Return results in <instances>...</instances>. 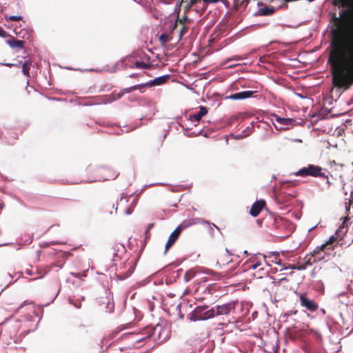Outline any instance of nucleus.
Wrapping results in <instances>:
<instances>
[{
  "label": "nucleus",
  "mask_w": 353,
  "mask_h": 353,
  "mask_svg": "<svg viewBox=\"0 0 353 353\" xmlns=\"http://www.w3.org/2000/svg\"><path fill=\"white\" fill-rule=\"evenodd\" d=\"M249 2V0H242L240 3V6L246 7L248 5Z\"/></svg>",
  "instance_id": "obj_40"
},
{
  "label": "nucleus",
  "mask_w": 353,
  "mask_h": 353,
  "mask_svg": "<svg viewBox=\"0 0 353 353\" xmlns=\"http://www.w3.org/2000/svg\"><path fill=\"white\" fill-rule=\"evenodd\" d=\"M139 84L138 85H134L131 86L132 90H137V89H139Z\"/></svg>",
  "instance_id": "obj_52"
},
{
  "label": "nucleus",
  "mask_w": 353,
  "mask_h": 353,
  "mask_svg": "<svg viewBox=\"0 0 353 353\" xmlns=\"http://www.w3.org/2000/svg\"><path fill=\"white\" fill-rule=\"evenodd\" d=\"M134 266L132 265L130 267V268L122 275L118 276L119 279L120 280H124L129 277L134 272Z\"/></svg>",
  "instance_id": "obj_20"
},
{
  "label": "nucleus",
  "mask_w": 353,
  "mask_h": 353,
  "mask_svg": "<svg viewBox=\"0 0 353 353\" xmlns=\"http://www.w3.org/2000/svg\"><path fill=\"white\" fill-rule=\"evenodd\" d=\"M323 168L319 165L309 164L307 166L303 167L294 173L297 176H312L327 178V176L322 172Z\"/></svg>",
  "instance_id": "obj_4"
},
{
  "label": "nucleus",
  "mask_w": 353,
  "mask_h": 353,
  "mask_svg": "<svg viewBox=\"0 0 353 353\" xmlns=\"http://www.w3.org/2000/svg\"><path fill=\"white\" fill-rule=\"evenodd\" d=\"M275 11V9L272 6H265L263 8H259L257 12H256L254 15V16H270L272 15Z\"/></svg>",
  "instance_id": "obj_18"
},
{
  "label": "nucleus",
  "mask_w": 353,
  "mask_h": 353,
  "mask_svg": "<svg viewBox=\"0 0 353 353\" xmlns=\"http://www.w3.org/2000/svg\"><path fill=\"white\" fill-rule=\"evenodd\" d=\"M344 228L343 224L336 230L335 233L330 236L329 239L320 246H317L311 253L312 256L314 257V261H327V255L330 254V252L333 250L332 244L341 237L340 232Z\"/></svg>",
  "instance_id": "obj_2"
},
{
  "label": "nucleus",
  "mask_w": 353,
  "mask_h": 353,
  "mask_svg": "<svg viewBox=\"0 0 353 353\" xmlns=\"http://www.w3.org/2000/svg\"><path fill=\"white\" fill-rule=\"evenodd\" d=\"M106 307H107L106 312H108V313L111 312L114 308V303H110V301H108Z\"/></svg>",
  "instance_id": "obj_33"
},
{
  "label": "nucleus",
  "mask_w": 353,
  "mask_h": 353,
  "mask_svg": "<svg viewBox=\"0 0 353 353\" xmlns=\"http://www.w3.org/2000/svg\"><path fill=\"white\" fill-rule=\"evenodd\" d=\"M315 334H316L317 338L321 337V334L319 332H316Z\"/></svg>",
  "instance_id": "obj_63"
},
{
  "label": "nucleus",
  "mask_w": 353,
  "mask_h": 353,
  "mask_svg": "<svg viewBox=\"0 0 353 353\" xmlns=\"http://www.w3.org/2000/svg\"><path fill=\"white\" fill-rule=\"evenodd\" d=\"M341 21L344 18L345 34L335 46L328 63L332 67V83L335 87L348 90L353 83V3L341 9L339 17Z\"/></svg>",
  "instance_id": "obj_1"
},
{
  "label": "nucleus",
  "mask_w": 353,
  "mask_h": 353,
  "mask_svg": "<svg viewBox=\"0 0 353 353\" xmlns=\"http://www.w3.org/2000/svg\"><path fill=\"white\" fill-rule=\"evenodd\" d=\"M69 303H71V304H73L77 308H79L80 307V305H76V304L73 303L72 302L71 299L69 300Z\"/></svg>",
  "instance_id": "obj_56"
},
{
  "label": "nucleus",
  "mask_w": 353,
  "mask_h": 353,
  "mask_svg": "<svg viewBox=\"0 0 353 353\" xmlns=\"http://www.w3.org/2000/svg\"><path fill=\"white\" fill-rule=\"evenodd\" d=\"M237 303V301H232L223 305H216L215 307H213L212 309L214 311V316L229 314L232 310H235Z\"/></svg>",
  "instance_id": "obj_5"
},
{
  "label": "nucleus",
  "mask_w": 353,
  "mask_h": 353,
  "mask_svg": "<svg viewBox=\"0 0 353 353\" xmlns=\"http://www.w3.org/2000/svg\"><path fill=\"white\" fill-rule=\"evenodd\" d=\"M170 74H164L160 77H157L153 79L149 80L148 81V85L149 87L162 85L165 83L170 79Z\"/></svg>",
  "instance_id": "obj_15"
},
{
  "label": "nucleus",
  "mask_w": 353,
  "mask_h": 353,
  "mask_svg": "<svg viewBox=\"0 0 353 353\" xmlns=\"http://www.w3.org/2000/svg\"><path fill=\"white\" fill-rule=\"evenodd\" d=\"M274 225L276 228L284 230L287 229L291 225V223L282 217H276L274 219Z\"/></svg>",
  "instance_id": "obj_17"
},
{
  "label": "nucleus",
  "mask_w": 353,
  "mask_h": 353,
  "mask_svg": "<svg viewBox=\"0 0 353 353\" xmlns=\"http://www.w3.org/2000/svg\"><path fill=\"white\" fill-rule=\"evenodd\" d=\"M231 136L235 140H241V139H243L248 137V133H245V131H242L240 133L236 134H232Z\"/></svg>",
  "instance_id": "obj_24"
},
{
  "label": "nucleus",
  "mask_w": 353,
  "mask_h": 353,
  "mask_svg": "<svg viewBox=\"0 0 353 353\" xmlns=\"http://www.w3.org/2000/svg\"><path fill=\"white\" fill-rule=\"evenodd\" d=\"M32 63V61L30 59H28V60H26L24 61V63H23L22 64H26V67H28V65H31Z\"/></svg>",
  "instance_id": "obj_44"
},
{
  "label": "nucleus",
  "mask_w": 353,
  "mask_h": 353,
  "mask_svg": "<svg viewBox=\"0 0 353 353\" xmlns=\"http://www.w3.org/2000/svg\"><path fill=\"white\" fill-rule=\"evenodd\" d=\"M261 265V262L256 261L252 265H250L248 268H247V270H256L258 267H259Z\"/></svg>",
  "instance_id": "obj_32"
},
{
  "label": "nucleus",
  "mask_w": 353,
  "mask_h": 353,
  "mask_svg": "<svg viewBox=\"0 0 353 353\" xmlns=\"http://www.w3.org/2000/svg\"><path fill=\"white\" fill-rule=\"evenodd\" d=\"M245 133H248V136L252 133V126H248L245 129Z\"/></svg>",
  "instance_id": "obj_41"
},
{
  "label": "nucleus",
  "mask_w": 353,
  "mask_h": 353,
  "mask_svg": "<svg viewBox=\"0 0 353 353\" xmlns=\"http://www.w3.org/2000/svg\"><path fill=\"white\" fill-rule=\"evenodd\" d=\"M297 313V310H290V311H288L283 314H282L281 315V317H283V318H288L290 316L292 315V314H296Z\"/></svg>",
  "instance_id": "obj_28"
},
{
  "label": "nucleus",
  "mask_w": 353,
  "mask_h": 353,
  "mask_svg": "<svg viewBox=\"0 0 353 353\" xmlns=\"http://www.w3.org/2000/svg\"><path fill=\"white\" fill-rule=\"evenodd\" d=\"M321 312L323 314H325V309H323V308H321Z\"/></svg>",
  "instance_id": "obj_64"
},
{
  "label": "nucleus",
  "mask_w": 353,
  "mask_h": 353,
  "mask_svg": "<svg viewBox=\"0 0 353 353\" xmlns=\"http://www.w3.org/2000/svg\"><path fill=\"white\" fill-rule=\"evenodd\" d=\"M188 9H186V10H185V12H184L183 16L182 17V18H181V19H179V22H180L181 23H190V22H192V20L191 19L188 18V17H187V15H186V12H187V11H188Z\"/></svg>",
  "instance_id": "obj_26"
},
{
  "label": "nucleus",
  "mask_w": 353,
  "mask_h": 353,
  "mask_svg": "<svg viewBox=\"0 0 353 353\" xmlns=\"http://www.w3.org/2000/svg\"><path fill=\"white\" fill-rule=\"evenodd\" d=\"M211 224L213 227L216 228L218 230H220L219 228L217 225H216L214 223H211Z\"/></svg>",
  "instance_id": "obj_61"
},
{
  "label": "nucleus",
  "mask_w": 353,
  "mask_h": 353,
  "mask_svg": "<svg viewBox=\"0 0 353 353\" xmlns=\"http://www.w3.org/2000/svg\"><path fill=\"white\" fill-rule=\"evenodd\" d=\"M164 185V183H150V184H148V185H145L143 186V188L141 189V191H143V189H145V188H147V187H150V186H152V185Z\"/></svg>",
  "instance_id": "obj_37"
},
{
  "label": "nucleus",
  "mask_w": 353,
  "mask_h": 353,
  "mask_svg": "<svg viewBox=\"0 0 353 353\" xmlns=\"http://www.w3.org/2000/svg\"><path fill=\"white\" fill-rule=\"evenodd\" d=\"M170 38L167 33H162L159 37V40L161 42V45H164L168 41H170Z\"/></svg>",
  "instance_id": "obj_21"
},
{
  "label": "nucleus",
  "mask_w": 353,
  "mask_h": 353,
  "mask_svg": "<svg viewBox=\"0 0 353 353\" xmlns=\"http://www.w3.org/2000/svg\"><path fill=\"white\" fill-rule=\"evenodd\" d=\"M196 275V271L194 269L187 270L184 274L183 280L185 282H189Z\"/></svg>",
  "instance_id": "obj_19"
},
{
  "label": "nucleus",
  "mask_w": 353,
  "mask_h": 353,
  "mask_svg": "<svg viewBox=\"0 0 353 353\" xmlns=\"http://www.w3.org/2000/svg\"><path fill=\"white\" fill-rule=\"evenodd\" d=\"M177 21H178V19H176L174 23H173L170 25V33H172L174 32V30L176 28Z\"/></svg>",
  "instance_id": "obj_34"
},
{
  "label": "nucleus",
  "mask_w": 353,
  "mask_h": 353,
  "mask_svg": "<svg viewBox=\"0 0 353 353\" xmlns=\"http://www.w3.org/2000/svg\"><path fill=\"white\" fill-rule=\"evenodd\" d=\"M205 273H207L208 274H212V273H214V271L211 270H208V271L205 272Z\"/></svg>",
  "instance_id": "obj_59"
},
{
  "label": "nucleus",
  "mask_w": 353,
  "mask_h": 353,
  "mask_svg": "<svg viewBox=\"0 0 353 353\" xmlns=\"http://www.w3.org/2000/svg\"><path fill=\"white\" fill-rule=\"evenodd\" d=\"M98 172L100 174V179L102 180H113L119 175L115 170L106 166L99 168Z\"/></svg>",
  "instance_id": "obj_9"
},
{
  "label": "nucleus",
  "mask_w": 353,
  "mask_h": 353,
  "mask_svg": "<svg viewBox=\"0 0 353 353\" xmlns=\"http://www.w3.org/2000/svg\"><path fill=\"white\" fill-rule=\"evenodd\" d=\"M208 231H209V233L211 234V236H214V229L212 227H210L209 228Z\"/></svg>",
  "instance_id": "obj_53"
},
{
  "label": "nucleus",
  "mask_w": 353,
  "mask_h": 353,
  "mask_svg": "<svg viewBox=\"0 0 353 353\" xmlns=\"http://www.w3.org/2000/svg\"><path fill=\"white\" fill-rule=\"evenodd\" d=\"M220 1H221L225 6L229 5V2L228 0H220Z\"/></svg>",
  "instance_id": "obj_55"
},
{
  "label": "nucleus",
  "mask_w": 353,
  "mask_h": 353,
  "mask_svg": "<svg viewBox=\"0 0 353 353\" xmlns=\"http://www.w3.org/2000/svg\"><path fill=\"white\" fill-rule=\"evenodd\" d=\"M132 213V210L130 208L128 209H126L125 211V214H127V215H130Z\"/></svg>",
  "instance_id": "obj_49"
},
{
  "label": "nucleus",
  "mask_w": 353,
  "mask_h": 353,
  "mask_svg": "<svg viewBox=\"0 0 353 353\" xmlns=\"http://www.w3.org/2000/svg\"><path fill=\"white\" fill-rule=\"evenodd\" d=\"M7 32L5 30H3L1 27H0V37L5 38L7 37Z\"/></svg>",
  "instance_id": "obj_38"
},
{
  "label": "nucleus",
  "mask_w": 353,
  "mask_h": 353,
  "mask_svg": "<svg viewBox=\"0 0 353 353\" xmlns=\"http://www.w3.org/2000/svg\"><path fill=\"white\" fill-rule=\"evenodd\" d=\"M200 0H190V5L187 8V9H189L190 8V6L196 4L198 1H199Z\"/></svg>",
  "instance_id": "obj_43"
},
{
  "label": "nucleus",
  "mask_w": 353,
  "mask_h": 353,
  "mask_svg": "<svg viewBox=\"0 0 353 353\" xmlns=\"http://www.w3.org/2000/svg\"><path fill=\"white\" fill-rule=\"evenodd\" d=\"M134 65L137 68L150 69L151 68V65L150 64L143 63L142 61H137L134 63Z\"/></svg>",
  "instance_id": "obj_23"
},
{
  "label": "nucleus",
  "mask_w": 353,
  "mask_h": 353,
  "mask_svg": "<svg viewBox=\"0 0 353 353\" xmlns=\"http://www.w3.org/2000/svg\"><path fill=\"white\" fill-rule=\"evenodd\" d=\"M180 307H181V304H179L176 306V310H179V312H180ZM179 316L181 319L183 318V315L181 314L180 313H179Z\"/></svg>",
  "instance_id": "obj_51"
},
{
  "label": "nucleus",
  "mask_w": 353,
  "mask_h": 353,
  "mask_svg": "<svg viewBox=\"0 0 353 353\" xmlns=\"http://www.w3.org/2000/svg\"><path fill=\"white\" fill-rule=\"evenodd\" d=\"M299 300L301 305L310 312H314L319 307V305L313 299L308 298L305 293L301 294Z\"/></svg>",
  "instance_id": "obj_7"
},
{
  "label": "nucleus",
  "mask_w": 353,
  "mask_h": 353,
  "mask_svg": "<svg viewBox=\"0 0 353 353\" xmlns=\"http://www.w3.org/2000/svg\"><path fill=\"white\" fill-rule=\"evenodd\" d=\"M276 264L281 266V268L283 267V265H285V264H283L281 261L280 259H277L276 258H275V260L273 261Z\"/></svg>",
  "instance_id": "obj_42"
},
{
  "label": "nucleus",
  "mask_w": 353,
  "mask_h": 353,
  "mask_svg": "<svg viewBox=\"0 0 353 353\" xmlns=\"http://www.w3.org/2000/svg\"><path fill=\"white\" fill-rule=\"evenodd\" d=\"M22 72L24 75L30 77V69L28 67H26V64H22Z\"/></svg>",
  "instance_id": "obj_29"
},
{
  "label": "nucleus",
  "mask_w": 353,
  "mask_h": 353,
  "mask_svg": "<svg viewBox=\"0 0 353 353\" xmlns=\"http://www.w3.org/2000/svg\"><path fill=\"white\" fill-rule=\"evenodd\" d=\"M123 92H119L116 93V94H114V93H112V94H111V96H110V97H112V99H111V100H109V101H108V103H110V102H112V101H117V100H118V99H120L123 97ZM106 103H107V102H105V103H104V104H106Z\"/></svg>",
  "instance_id": "obj_22"
},
{
  "label": "nucleus",
  "mask_w": 353,
  "mask_h": 353,
  "mask_svg": "<svg viewBox=\"0 0 353 353\" xmlns=\"http://www.w3.org/2000/svg\"><path fill=\"white\" fill-rule=\"evenodd\" d=\"M265 205V202L263 199L256 201L250 208V214L253 217H256L260 214Z\"/></svg>",
  "instance_id": "obj_12"
},
{
  "label": "nucleus",
  "mask_w": 353,
  "mask_h": 353,
  "mask_svg": "<svg viewBox=\"0 0 353 353\" xmlns=\"http://www.w3.org/2000/svg\"><path fill=\"white\" fill-rule=\"evenodd\" d=\"M186 228V225L183 227V228ZM183 230V227L181 225H178L175 230L170 234L168 239L165 245V251L164 253L166 254L168 250L172 247L174 243L179 239V235Z\"/></svg>",
  "instance_id": "obj_8"
},
{
  "label": "nucleus",
  "mask_w": 353,
  "mask_h": 353,
  "mask_svg": "<svg viewBox=\"0 0 353 353\" xmlns=\"http://www.w3.org/2000/svg\"><path fill=\"white\" fill-rule=\"evenodd\" d=\"M272 117L274 118V121L277 123V124L275 123L274 122L273 119H272L274 128L277 130H288L289 129L288 128H285L283 126L294 125L296 124L295 120L292 118L281 117L275 114H272Z\"/></svg>",
  "instance_id": "obj_6"
},
{
  "label": "nucleus",
  "mask_w": 353,
  "mask_h": 353,
  "mask_svg": "<svg viewBox=\"0 0 353 353\" xmlns=\"http://www.w3.org/2000/svg\"><path fill=\"white\" fill-rule=\"evenodd\" d=\"M123 199H125V201L126 203L128 201V199L127 197H124L123 196V194H122V195L119 198V201L121 202Z\"/></svg>",
  "instance_id": "obj_50"
},
{
  "label": "nucleus",
  "mask_w": 353,
  "mask_h": 353,
  "mask_svg": "<svg viewBox=\"0 0 353 353\" xmlns=\"http://www.w3.org/2000/svg\"><path fill=\"white\" fill-rule=\"evenodd\" d=\"M296 96H297L298 97L301 98V99H305L306 97L303 96L302 94L301 93H297V92H295L294 93Z\"/></svg>",
  "instance_id": "obj_48"
},
{
  "label": "nucleus",
  "mask_w": 353,
  "mask_h": 353,
  "mask_svg": "<svg viewBox=\"0 0 353 353\" xmlns=\"http://www.w3.org/2000/svg\"><path fill=\"white\" fill-rule=\"evenodd\" d=\"M199 110L194 114H190L188 119L191 121L199 122L201 119L208 114V109L205 106L201 105L199 107Z\"/></svg>",
  "instance_id": "obj_14"
},
{
  "label": "nucleus",
  "mask_w": 353,
  "mask_h": 353,
  "mask_svg": "<svg viewBox=\"0 0 353 353\" xmlns=\"http://www.w3.org/2000/svg\"><path fill=\"white\" fill-rule=\"evenodd\" d=\"M139 89H140V90H141V88H145V87H146V86L149 87V86H148V82H147V83H141V84H139Z\"/></svg>",
  "instance_id": "obj_47"
},
{
  "label": "nucleus",
  "mask_w": 353,
  "mask_h": 353,
  "mask_svg": "<svg viewBox=\"0 0 353 353\" xmlns=\"http://www.w3.org/2000/svg\"><path fill=\"white\" fill-rule=\"evenodd\" d=\"M296 269L298 270H304L305 268L303 266L296 267L294 265H288V266L283 265V267L281 268V271L284 270H296Z\"/></svg>",
  "instance_id": "obj_25"
},
{
  "label": "nucleus",
  "mask_w": 353,
  "mask_h": 353,
  "mask_svg": "<svg viewBox=\"0 0 353 353\" xmlns=\"http://www.w3.org/2000/svg\"><path fill=\"white\" fill-rule=\"evenodd\" d=\"M132 89H131V86L129 87V88H125L123 89L121 92H123V93L124 92H126V93H130V92H132Z\"/></svg>",
  "instance_id": "obj_45"
},
{
  "label": "nucleus",
  "mask_w": 353,
  "mask_h": 353,
  "mask_svg": "<svg viewBox=\"0 0 353 353\" xmlns=\"http://www.w3.org/2000/svg\"><path fill=\"white\" fill-rule=\"evenodd\" d=\"M198 223L210 225V223L208 221H205V220L200 219V218L195 219L194 222H193L194 224Z\"/></svg>",
  "instance_id": "obj_30"
},
{
  "label": "nucleus",
  "mask_w": 353,
  "mask_h": 353,
  "mask_svg": "<svg viewBox=\"0 0 353 353\" xmlns=\"http://www.w3.org/2000/svg\"><path fill=\"white\" fill-rule=\"evenodd\" d=\"M214 317V311L212 307L210 308L208 305H199L196 307L188 315V318L192 321H206Z\"/></svg>",
  "instance_id": "obj_3"
},
{
  "label": "nucleus",
  "mask_w": 353,
  "mask_h": 353,
  "mask_svg": "<svg viewBox=\"0 0 353 353\" xmlns=\"http://www.w3.org/2000/svg\"><path fill=\"white\" fill-rule=\"evenodd\" d=\"M150 282V278H148L146 279H144L140 282L138 283L139 285H145L147 283H148Z\"/></svg>",
  "instance_id": "obj_39"
},
{
  "label": "nucleus",
  "mask_w": 353,
  "mask_h": 353,
  "mask_svg": "<svg viewBox=\"0 0 353 353\" xmlns=\"http://www.w3.org/2000/svg\"><path fill=\"white\" fill-rule=\"evenodd\" d=\"M203 3L206 4L209 3H216L220 1V0H202Z\"/></svg>",
  "instance_id": "obj_36"
},
{
  "label": "nucleus",
  "mask_w": 353,
  "mask_h": 353,
  "mask_svg": "<svg viewBox=\"0 0 353 353\" xmlns=\"http://www.w3.org/2000/svg\"><path fill=\"white\" fill-rule=\"evenodd\" d=\"M293 196H292L291 194H288L285 192L281 191L276 194H275L274 197V201H275L276 203L279 205H282L286 202H288Z\"/></svg>",
  "instance_id": "obj_13"
},
{
  "label": "nucleus",
  "mask_w": 353,
  "mask_h": 353,
  "mask_svg": "<svg viewBox=\"0 0 353 353\" xmlns=\"http://www.w3.org/2000/svg\"><path fill=\"white\" fill-rule=\"evenodd\" d=\"M225 252L228 256H230L232 254L227 248L225 249Z\"/></svg>",
  "instance_id": "obj_62"
},
{
  "label": "nucleus",
  "mask_w": 353,
  "mask_h": 353,
  "mask_svg": "<svg viewBox=\"0 0 353 353\" xmlns=\"http://www.w3.org/2000/svg\"><path fill=\"white\" fill-rule=\"evenodd\" d=\"M21 63V62L19 61V64L11 63H1V65H6V66H8V67H12V66H18Z\"/></svg>",
  "instance_id": "obj_35"
},
{
  "label": "nucleus",
  "mask_w": 353,
  "mask_h": 353,
  "mask_svg": "<svg viewBox=\"0 0 353 353\" xmlns=\"http://www.w3.org/2000/svg\"><path fill=\"white\" fill-rule=\"evenodd\" d=\"M159 3H163V4H165V5H167V4H168V3H169V2H168V1H165V0H159Z\"/></svg>",
  "instance_id": "obj_54"
},
{
  "label": "nucleus",
  "mask_w": 353,
  "mask_h": 353,
  "mask_svg": "<svg viewBox=\"0 0 353 353\" xmlns=\"http://www.w3.org/2000/svg\"><path fill=\"white\" fill-rule=\"evenodd\" d=\"M188 28L185 26H183V27L180 30V34H179V39H181L187 32H188Z\"/></svg>",
  "instance_id": "obj_31"
},
{
  "label": "nucleus",
  "mask_w": 353,
  "mask_h": 353,
  "mask_svg": "<svg viewBox=\"0 0 353 353\" xmlns=\"http://www.w3.org/2000/svg\"><path fill=\"white\" fill-rule=\"evenodd\" d=\"M163 330V327L161 325L157 324L155 327L148 326L145 328V334L146 335L145 337L137 339L136 342L139 343L144 340L145 338H150L151 336L154 335L156 332L158 331V337L159 338L161 332Z\"/></svg>",
  "instance_id": "obj_10"
},
{
  "label": "nucleus",
  "mask_w": 353,
  "mask_h": 353,
  "mask_svg": "<svg viewBox=\"0 0 353 353\" xmlns=\"http://www.w3.org/2000/svg\"><path fill=\"white\" fill-rule=\"evenodd\" d=\"M74 276H75L76 278H79V276H80V273H71Z\"/></svg>",
  "instance_id": "obj_57"
},
{
  "label": "nucleus",
  "mask_w": 353,
  "mask_h": 353,
  "mask_svg": "<svg viewBox=\"0 0 353 353\" xmlns=\"http://www.w3.org/2000/svg\"><path fill=\"white\" fill-rule=\"evenodd\" d=\"M256 91L245 90L239 92H236L227 97L226 99L232 100H243L252 97L253 94Z\"/></svg>",
  "instance_id": "obj_11"
},
{
  "label": "nucleus",
  "mask_w": 353,
  "mask_h": 353,
  "mask_svg": "<svg viewBox=\"0 0 353 353\" xmlns=\"http://www.w3.org/2000/svg\"><path fill=\"white\" fill-rule=\"evenodd\" d=\"M9 36L10 37V39L7 40L6 42L11 48H24L25 41L23 40H18L10 35Z\"/></svg>",
  "instance_id": "obj_16"
},
{
  "label": "nucleus",
  "mask_w": 353,
  "mask_h": 353,
  "mask_svg": "<svg viewBox=\"0 0 353 353\" xmlns=\"http://www.w3.org/2000/svg\"><path fill=\"white\" fill-rule=\"evenodd\" d=\"M22 19V16L21 15H11L9 17H6V20L11 21H17Z\"/></svg>",
  "instance_id": "obj_27"
},
{
  "label": "nucleus",
  "mask_w": 353,
  "mask_h": 353,
  "mask_svg": "<svg viewBox=\"0 0 353 353\" xmlns=\"http://www.w3.org/2000/svg\"><path fill=\"white\" fill-rule=\"evenodd\" d=\"M26 274H27L28 275H32V270H27L26 271Z\"/></svg>",
  "instance_id": "obj_58"
},
{
  "label": "nucleus",
  "mask_w": 353,
  "mask_h": 353,
  "mask_svg": "<svg viewBox=\"0 0 353 353\" xmlns=\"http://www.w3.org/2000/svg\"><path fill=\"white\" fill-rule=\"evenodd\" d=\"M119 199L117 201L116 205L113 204L112 208H114V213H117L118 209Z\"/></svg>",
  "instance_id": "obj_46"
},
{
  "label": "nucleus",
  "mask_w": 353,
  "mask_h": 353,
  "mask_svg": "<svg viewBox=\"0 0 353 353\" xmlns=\"http://www.w3.org/2000/svg\"><path fill=\"white\" fill-rule=\"evenodd\" d=\"M235 3L238 4V5H240V3L242 0H234Z\"/></svg>",
  "instance_id": "obj_60"
}]
</instances>
